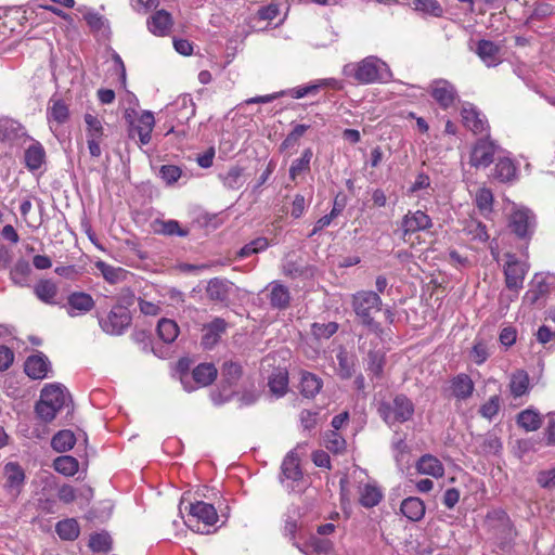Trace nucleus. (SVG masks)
<instances>
[{
    "label": "nucleus",
    "instance_id": "obj_1",
    "mask_svg": "<svg viewBox=\"0 0 555 555\" xmlns=\"http://www.w3.org/2000/svg\"><path fill=\"white\" fill-rule=\"evenodd\" d=\"M343 74L362 85L387 82L392 78V73L387 63L374 55L357 63L346 64Z\"/></svg>",
    "mask_w": 555,
    "mask_h": 555
},
{
    "label": "nucleus",
    "instance_id": "obj_2",
    "mask_svg": "<svg viewBox=\"0 0 555 555\" xmlns=\"http://www.w3.org/2000/svg\"><path fill=\"white\" fill-rule=\"evenodd\" d=\"M218 520V514L212 504L197 501L190 504L188 518L184 524L193 531L199 533H209L206 529L214 526Z\"/></svg>",
    "mask_w": 555,
    "mask_h": 555
},
{
    "label": "nucleus",
    "instance_id": "obj_3",
    "mask_svg": "<svg viewBox=\"0 0 555 555\" xmlns=\"http://www.w3.org/2000/svg\"><path fill=\"white\" fill-rule=\"evenodd\" d=\"M378 414L388 425L408 422L414 414L413 402L404 395H398L390 402H382Z\"/></svg>",
    "mask_w": 555,
    "mask_h": 555
},
{
    "label": "nucleus",
    "instance_id": "obj_4",
    "mask_svg": "<svg viewBox=\"0 0 555 555\" xmlns=\"http://www.w3.org/2000/svg\"><path fill=\"white\" fill-rule=\"evenodd\" d=\"M352 308L364 325L373 324V313L378 312L382 299L378 294L371 291H361L352 295Z\"/></svg>",
    "mask_w": 555,
    "mask_h": 555
},
{
    "label": "nucleus",
    "instance_id": "obj_5",
    "mask_svg": "<svg viewBox=\"0 0 555 555\" xmlns=\"http://www.w3.org/2000/svg\"><path fill=\"white\" fill-rule=\"evenodd\" d=\"M488 531L501 544H507L514 537V529L505 512L492 511L486 518Z\"/></svg>",
    "mask_w": 555,
    "mask_h": 555
},
{
    "label": "nucleus",
    "instance_id": "obj_6",
    "mask_svg": "<svg viewBox=\"0 0 555 555\" xmlns=\"http://www.w3.org/2000/svg\"><path fill=\"white\" fill-rule=\"evenodd\" d=\"M428 92L440 108L447 111L455 106L460 96L455 86L447 79H435L428 87Z\"/></svg>",
    "mask_w": 555,
    "mask_h": 555
},
{
    "label": "nucleus",
    "instance_id": "obj_7",
    "mask_svg": "<svg viewBox=\"0 0 555 555\" xmlns=\"http://www.w3.org/2000/svg\"><path fill=\"white\" fill-rule=\"evenodd\" d=\"M218 371L211 363H202L193 369L191 374L182 375L180 382L186 391L210 385L217 377Z\"/></svg>",
    "mask_w": 555,
    "mask_h": 555
},
{
    "label": "nucleus",
    "instance_id": "obj_8",
    "mask_svg": "<svg viewBox=\"0 0 555 555\" xmlns=\"http://www.w3.org/2000/svg\"><path fill=\"white\" fill-rule=\"evenodd\" d=\"M101 328L109 335H121L131 323L129 310L124 306H115L105 318L99 320Z\"/></svg>",
    "mask_w": 555,
    "mask_h": 555
},
{
    "label": "nucleus",
    "instance_id": "obj_9",
    "mask_svg": "<svg viewBox=\"0 0 555 555\" xmlns=\"http://www.w3.org/2000/svg\"><path fill=\"white\" fill-rule=\"evenodd\" d=\"M527 270L526 262L519 261L515 255L506 254L504 275L507 288L517 293L522 287Z\"/></svg>",
    "mask_w": 555,
    "mask_h": 555
},
{
    "label": "nucleus",
    "instance_id": "obj_10",
    "mask_svg": "<svg viewBox=\"0 0 555 555\" xmlns=\"http://www.w3.org/2000/svg\"><path fill=\"white\" fill-rule=\"evenodd\" d=\"M4 490L13 500L17 499L25 485V472L16 462H9L3 467Z\"/></svg>",
    "mask_w": 555,
    "mask_h": 555
},
{
    "label": "nucleus",
    "instance_id": "obj_11",
    "mask_svg": "<svg viewBox=\"0 0 555 555\" xmlns=\"http://www.w3.org/2000/svg\"><path fill=\"white\" fill-rule=\"evenodd\" d=\"M431 218L422 210L409 211L401 221L402 238L406 241V236L420 231L431 228Z\"/></svg>",
    "mask_w": 555,
    "mask_h": 555
},
{
    "label": "nucleus",
    "instance_id": "obj_12",
    "mask_svg": "<svg viewBox=\"0 0 555 555\" xmlns=\"http://www.w3.org/2000/svg\"><path fill=\"white\" fill-rule=\"evenodd\" d=\"M498 151V146L489 139H482L474 145L469 163L474 167H488Z\"/></svg>",
    "mask_w": 555,
    "mask_h": 555
},
{
    "label": "nucleus",
    "instance_id": "obj_13",
    "mask_svg": "<svg viewBox=\"0 0 555 555\" xmlns=\"http://www.w3.org/2000/svg\"><path fill=\"white\" fill-rule=\"evenodd\" d=\"M40 398L60 412L69 401L70 396L63 385L54 383L43 387Z\"/></svg>",
    "mask_w": 555,
    "mask_h": 555
},
{
    "label": "nucleus",
    "instance_id": "obj_14",
    "mask_svg": "<svg viewBox=\"0 0 555 555\" xmlns=\"http://www.w3.org/2000/svg\"><path fill=\"white\" fill-rule=\"evenodd\" d=\"M91 295L85 292H74L67 297V314L72 318L85 314L94 308Z\"/></svg>",
    "mask_w": 555,
    "mask_h": 555
},
{
    "label": "nucleus",
    "instance_id": "obj_15",
    "mask_svg": "<svg viewBox=\"0 0 555 555\" xmlns=\"http://www.w3.org/2000/svg\"><path fill=\"white\" fill-rule=\"evenodd\" d=\"M24 370L30 378L43 379L51 370V363L47 356L39 352L27 358Z\"/></svg>",
    "mask_w": 555,
    "mask_h": 555
},
{
    "label": "nucleus",
    "instance_id": "obj_16",
    "mask_svg": "<svg viewBox=\"0 0 555 555\" xmlns=\"http://www.w3.org/2000/svg\"><path fill=\"white\" fill-rule=\"evenodd\" d=\"M461 115L464 126L474 133H483L488 130L487 120L475 106L470 104L464 105Z\"/></svg>",
    "mask_w": 555,
    "mask_h": 555
},
{
    "label": "nucleus",
    "instance_id": "obj_17",
    "mask_svg": "<svg viewBox=\"0 0 555 555\" xmlns=\"http://www.w3.org/2000/svg\"><path fill=\"white\" fill-rule=\"evenodd\" d=\"M476 53L487 66H496L502 61L501 47L490 40H480Z\"/></svg>",
    "mask_w": 555,
    "mask_h": 555
},
{
    "label": "nucleus",
    "instance_id": "obj_18",
    "mask_svg": "<svg viewBox=\"0 0 555 555\" xmlns=\"http://www.w3.org/2000/svg\"><path fill=\"white\" fill-rule=\"evenodd\" d=\"M154 126L155 118L153 113L144 111L138 118L137 125L133 126V130L138 133L139 141L142 145H146L151 142Z\"/></svg>",
    "mask_w": 555,
    "mask_h": 555
},
{
    "label": "nucleus",
    "instance_id": "obj_19",
    "mask_svg": "<svg viewBox=\"0 0 555 555\" xmlns=\"http://www.w3.org/2000/svg\"><path fill=\"white\" fill-rule=\"evenodd\" d=\"M50 129L54 131V124L62 125L68 120V106L60 99H52L47 111Z\"/></svg>",
    "mask_w": 555,
    "mask_h": 555
},
{
    "label": "nucleus",
    "instance_id": "obj_20",
    "mask_svg": "<svg viewBox=\"0 0 555 555\" xmlns=\"http://www.w3.org/2000/svg\"><path fill=\"white\" fill-rule=\"evenodd\" d=\"M171 26V15L165 10L155 12L147 21V27L150 31L156 36H166L169 33Z\"/></svg>",
    "mask_w": 555,
    "mask_h": 555
},
{
    "label": "nucleus",
    "instance_id": "obj_21",
    "mask_svg": "<svg viewBox=\"0 0 555 555\" xmlns=\"http://www.w3.org/2000/svg\"><path fill=\"white\" fill-rule=\"evenodd\" d=\"M46 159V151L42 144L33 140L31 144L25 150L24 162L25 166L34 171L39 169Z\"/></svg>",
    "mask_w": 555,
    "mask_h": 555
},
{
    "label": "nucleus",
    "instance_id": "obj_22",
    "mask_svg": "<svg viewBox=\"0 0 555 555\" xmlns=\"http://www.w3.org/2000/svg\"><path fill=\"white\" fill-rule=\"evenodd\" d=\"M416 469L422 475H428L434 478H440L444 474L442 463L431 454L423 455L416 463Z\"/></svg>",
    "mask_w": 555,
    "mask_h": 555
},
{
    "label": "nucleus",
    "instance_id": "obj_23",
    "mask_svg": "<svg viewBox=\"0 0 555 555\" xmlns=\"http://www.w3.org/2000/svg\"><path fill=\"white\" fill-rule=\"evenodd\" d=\"M227 323L223 319L217 318L211 321L209 324L205 325L203 331L202 344L206 348H211L215 346L221 334L225 332Z\"/></svg>",
    "mask_w": 555,
    "mask_h": 555
},
{
    "label": "nucleus",
    "instance_id": "obj_24",
    "mask_svg": "<svg viewBox=\"0 0 555 555\" xmlns=\"http://www.w3.org/2000/svg\"><path fill=\"white\" fill-rule=\"evenodd\" d=\"M232 288V283L225 279L214 278L206 287V293L209 299L216 301H224L228 299Z\"/></svg>",
    "mask_w": 555,
    "mask_h": 555
},
{
    "label": "nucleus",
    "instance_id": "obj_25",
    "mask_svg": "<svg viewBox=\"0 0 555 555\" xmlns=\"http://www.w3.org/2000/svg\"><path fill=\"white\" fill-rule=\"evenodd\" d=\"M34 292L40 301L47 305L56 304L59 287L52 280H40L38 283H36Z\"/></svg>",
    "mask_w": 555,
    "mask_h": 555
},
{
    "label": "nucleus",
    "instance_id": "obj_26",
    "mask_svg": "<svg viewBox=\"0 0 555 555\" xmlns=\"http://www.w3.org/2000/svg\"><path fill=\"white\" fill-rule=\"evenodd\" d=\"M282 477L281 481L283 482L285 479L297 481L302 477L301 469L299 467V459L294 451L287 453L284 457L282 466Z\"/></svg>",
    "mask_w": 555,
    "mask_h": 555
},
{
    "label": "nucleus",
    "instance_id": "obj_27",
    "mask_svg": "<svg viewBox=\"0 0 555 555\" xmlns=\"http://www.w3.org/2000/svg\"><path fill=\"white\" fill-rule=\"evenodd\" d=\"M323 387L322 379L313 373L300 372V392L306 398H314Z\"/></svg>",
    "mask_w": 555,
    "mask_h": 555
},
{
    "label": "nucleus",
    "instance_id": "obj_28",
    "mask_svg": "<svg viewBox=\"0 0 555 555\" xmlns=\"http://www.w3.org/2000/svg\"><path fill=\"white\" fill-rule=\"evenodd\" d=\"M400 511L408 519L418 521L425 515V504L421 499L410 496L402 501Z\"/></svg>",
    "mask_w": 555,
    "mask_h": 555
},
{
    "label": "nucleus",
    "instance_id": "obj_29",
    "mask_svg": "<svg viewBox=\"0 0 555 555\" xmlns=\"http://www.w3.org/2000/svg\"><path fill=\"white\" fill-rule=\"evenodd\" d=\"M532 220L529 210L519 209L512 215L511 227L519 237H525L532 225Z\"/></svg>",
    "mask_w": 555,
    "mask_h": 555
},
{
    "label": "nucleus",
    "instance_id": "obj_30",
    "mask_svg": "<svg viewBox=\"0 0 555 555\" xmlns=\"http://www.w3.org/2000/svg\"><path fill=\"white\" fill-rule=\"evenodd\" d=\"M517 168L508 157H499L494 167L493 177L501 182H509L516 178Z\"/></svg>",
    "mask_w": 555,
    "mask_h": 555
},
{
    "label": "nucleus",
    "instance_id": "obj_31",
    "mask_svg": "<svg viewBox=\"0 0 555 555\" xmlns=\"http://www.w3.org/2000/svg\"><path fill=\"white\" fill-rule=\"evenodd\" d=\"M269 287L271 306L276 309L287 308L291 300L288 288L280 282H272Z\"/></svg>",
    "mask_w": 555,
    "mask_h": 555
},
{
    "label": "nucleus",
    "instance_id": "obj_32",
    "mask_svg": "<svg viewBox=\"0 0 555 555\" xmlns=\"http://www.w3.org/2000/svg\"><path fill=\"white\" fill-rule=\"evenodd\" d=\"M152 229H153V232L156 233V234H162V235H168V236H172V235H178V236H186L188 235V230H184L180 227L179 222L177 220H155L153 223H152Z\"/></svg>",
    "mask_w": 555,
    "mask_h": 555
},
{
    "label": "nucleus",
    "instance_id": "obj_33",
    "mask_svg": "<svg viewBox=\"0 0 555 555\" xmlns=\"http://www.w3.org/2000/svg\"><path fill=\"white\" fill-rule=\"evenodd\" d=\"M360 504L366 508L376 506L383 499V492L380 488L375 485L366 483L359 490Z\"/></svg>",
    "mask_w": 555,
    "mask_h": 555
},
{
    "label": "nucleus",
    "instance_id": "obj_34",
    "mask_svg": "<svg viewBox=\"0 0 555 555\" xmlns=\"http://www.w3.org/2000/svg\"><path fill=\"white\" fill-rule=\"evenodd\" d=\"M474 391V383L472 378L465 374H460L452 380V393L460 400H465L472 396Z\"/></svg>",
    "mask_w": 555,
    "mask_h": 555
},
{
    "label": "nucleus",
    "instance_id": "obj_35",
    "mask_svg": "<svg viewBox=\"0 0 555 555\" xmlns=\"http://www.w3.org/2000/svg\"><path fill=\"white\" fill-rule=\"evenodd\" d=\"M55 531L62 540L74 541L79 537L80 527L75 518H67L56 524Z\"/></svg>",
    "mask_w": 555,
    "mask_h": 555
},
{
    "label": "nucleus",
    "instance_id": "obj_36",
    "mask_svg": "<svg viewBox=\"0 0 555 555\" xmlns=\"http://www.w3.org/2000/svg\"><path fill=\"white\" fill-rule=\"evenodd\" d=\"M270 391L279 397L286 393L288 388V374L284 370H278L272 373L268 383Z\"/></svg>",
    "mask_w": 555,
    "mask_h": 555
},
{
    "label": "nucleus",
    "instance_id": "obj_37",
    "mask_svg": "<svg viewBox=\"0 0 555 555\" xmlns=\"http://www.w3.org/2000/svg\"><path fill=\"white\" fill-rule=\"evenodd\" d=\"M509 390L514 397H521L529 390V375L519 370L512 374L509 380Z\"/></svg>",
    "mask_w": 555,
    "mask_h": 555
},
{
    "label": "nucleus",
    "instance_id": "obj_38",
    "mask_svg": "<svg viewBox=\"0 0 555 555\" xmlns=\"http://www.w3.org/2000/svg\"><path fill=\"white\" fill-rule=\"evenodd\" d=\"M76 443L75 435L72 430L63 429L55 434L52 438V448L60 453L70 450Z\"/></svg>",
    "mask_w": 555,
    "mask_h": 555
},
{
    "label": "nucleus",
    "instance_id": "obj_39",
    "mask_svg": "<svg viewBox=\"0 0 555 555\" xmlns=\"http://www.w3.org/2000/svg\"><path fill=\"white\" fill-rule=\"evenodd\" d=\"M157 334L164 343L170 344L178 337L179 326L171 319H160L157 324Z\"/></svg>",
    "mask_w": 555,
    "mask_h": 555
},
{
    "label": "nucleus",
    "instance_id": "obj_40",
    "mask_svg": "<svg viewBox=\"0 0 555 555\" xmlns=\"http://www.w3.org/2000/svg\"><path fill=\"white\" fill-rule=\"evenodd\" d=\"M83 121L86 124L87 139H104V127L102 120L96 115L86 113Z\"/></svg>",
    "mask_w": 555,
    "mask_h": 555
},
{
    "label": "nucleus",
    "instance_id": "obj_41",
    "mask_svg": "<svg viewBox=\"0 0 555 555\" xmlns=\"http://www.w3.org/2000/svg\"><path fill=\"white\" fill-rule=\"evenodd\" d=\"M332 542L327 539L312 537L305 545L304 552L307 555H331Z\"/></svg>",
    "mask_w": 555,
    "mask_h": 555
},
{
    "label": "nucleus",
    "instance_id": "obj_42",
    "mask_svg": "<svg viewBox=\"0 0 555 555\" xmlns=\"http://www.w3.org/2000/svg\"><path fill=\"white\" fill-rule=\"evenodd\" d=\"M219 178L221 179L224 188L229 190H237L245 183L243 169L237 166L231 167L225 173H220Z\"/></svg>",
    "mask_w": 555,
    "mask_h": 555
},
{
    "label": "nucleus",
    "instance_id": "obj_43",
    "mask_svg": "<svg viewBox=\"0 0 555 555\" xmlns=\"http://www.w3.org/2000/svg\"><path fill=\"white\" fill-rule=\"evenodd\" d=\"M54 469L64 476H74L78 472V461L70 455H61L54 460Z\"/></svg>",
    "mask_w": 555,
    "mask_h": 555
},
{
    "label": "nucleus",
    "instance_id": "obj_44",
    "mask_svg": "<svg viewBox=\"0 0 555 555\" xmlns=\"http://www.w3.org/2000/svg\"><path fill=\"white\" fill-rule=\"evenodd\" d=\"M312 155L313 153L311 149H306L301 156L292 163L289 168V177L293 181H295L299 175L309 171Z\"/></svg>",
    "mask_w": 555,
    "mask_h": 555
},
{
    "label": "nucleus",
    "instance_id": "obj_45",
    "mask_svg": "<svg viewBox=\"0 0 555 555\" xmlns=\"http://www.w3.org/2000/svg\"><path fill=\"white\" fill-rule=\"evenodd\" d=\"M411 5L417 12L436 17L443 13V9L437 0H411Z\"/></svg>",
    "mask_w": 555,
    "mask_h": 555
},
{
    "label": "nucleus",
    "instance_id": "obj_46",
    "mask_svg": "<svg viewBox=\"0 0 555 555\" xmlns=\"http://www.w3.org/2000/svg\"><path fill=\"white\" fill-rule=\"evenodd\" d=\"M517 423L520 427L525 428L527 431H533L540 428L541 418L540 415L532 410H525L519 413Z\"/></svg>",
    "mask_w": 555,
    "mask_h": 555
},
{
    "label": "nucleus",
    "instance_id": "obj_47",
    "mask_svg": "<svg viewBox=\"0 0 555 555\" xmlns=\"http://www.w3.org/2000/svg\"><path fill=\"white\" fill-rule=\"evenodd\" d=\"M96 268L100 270L103 278L112 284L124 280L126 275V271L124 269L112 267L104 261L96 262Z\"/></svg>",
    "mask_w": 555,
    "mask_h": 555
},
{
    "label": "nucleus",
    "instance_id": "obj_48",
    "mask_svg": "<svg viewBox=\"0 0 555 555\" xmlns=\"http://www.w3.org/2000/svg\"><path fill=\"white\" fill-rule=\"evenodd\" d=\"M112 540L108 533H94L89 539V547L96 553H106L111 550Z\"/></svg>",
    "mask_w": 555,
    "mask_h": 555
},
{
    "label": "nucleus",
    "instance_id": "obj_49",
    "mask_svg": "<svg viewBox=\"0 0 555 555\" xmlns=\"http://www.w3.org/2000/svg\"><path fill=\"white\" fill-rule=\"evenodd\" d=\"M324 446L333 453H341L346 449V440L338 431L332 430L325 435Z\"/></svg>",
    "mask_w": 555,
    "mask_h": 555
},
{
    "label": "nucleus",
    "instance_id": "obj_50",
    "mask_svg": "<svg viewBox=\"0 0 555 555\" xmlns=\"http://www.w3.org/2000/svg\"><path fill=\"white\" fill-rule=\"evenodd\" d=\"M489 356L490 350L488 344L482 339H476L470 352L472 360L480 365L487 361Z\"/></svg>",
    "mask_w": 555,
    "mask_h": 555
},
{
    "label": "nucleus",
    "instance_id": "obj_51",
    "mask_svg": "<svg viewBox=\"0 0 555 555\" xmlns=\"http://www.w3.org/2000/svg\"><path fill=\"white\" fill-rule=\"evenodd\" d=\"M501 408V400L499 396L490 397L479 409V413L487 420H492L498 415Z\"/></svg>",
    "mask_w": 555,
    "mask_h": 555
},
{
    "label": "nucleus",
    "instance_id": "obj_52",
    "mask_svg": "<svg viewBox=\"0 0 555 555\" xmlns=\"http://www.w3.org/2000/svg\"><path fill=\"white\" fill-rule=\"evenodd\" d=\"M338 330V325L335 322L313 323L311 331L315 338L327 339L333 336Z\"/></svg>",
    "mask_w": 555,
    "mask_h": 555
},
{
    "label": "nucleus",
    "instance_id": "obj_53",
    "mask_svg": "<svg viewBox=\"0 0 555 555\" xmlns=\"http://www.w3.org/2000/svg\"><path fill=\"white\" fill-rule=\"evenodd\" d=\"M242 374L241 365L236 362H224L222 366V378L229 384L232 385L238 380Z\"/></svg>",
    "mask_w": 555,
    "mask_h": 555
},
{
    "label": "nucleus",
    "instance_id": "obj_54",
    "mask_svg": "<svg viewBox=\"0 0 555 555\" xmlns=\"http://www.w3.org/2000/svg\"><path fill=\"white\" fill-rule=\"evenodd\" d=\"M475 203L481 212H489L492 208L493 195L487 188H481L477 191Z\"/></svg>",
    "mask_w": 555,
    "mask_h": 555
},
{
    "label": "nucleus",
    "instance_id": "obj_55",
    "mask_svg": "<svg viewBox=\"0 0 555 555\" xmlns=\"http://www.w3.org/2000/svg\"><path fill=\"white\" fill-rule=\"evenodd\" d=\"M175 106L182 111L178 117L181 121L189 120L195 114L194 103L189 95L179 98L176 101Z\"/></svg>",
    "mask_w": 555,
    "mask_h": 555
},
{
    "label": "nucleus",
    "instance_id": "obj_56",
    "mask_svg": "<svg viewBox=\"0 0 555 555\" xmlns=\"http://www.w3.org/2000/svg\"><path fill=\"white\" fill-rule=\"evenodd\" d=\"M35 410L38 417L44 423L52 422L55 418L56 414L59 413V411L55 408L48 404V402H46L41 398L37 402Z\"/></svg>",
    "mask_w": 555,
    "mask_h": 555
},
{
    "label": "nucleus",
    "instance_id": "obj_57",
    "mask_svg": "<svg viewBox=\"0 0 555 555\" xmlns=\"http://www.w3.org/2000/svg\"><path fill=\"white\" fill-rule=\"evenodd\" d=\"M338 367L337 374L341 378H350L353 374V362L349 359L348 354L345 351H340L337 354Z\"/></svg>",
    "mask_w": 555,
    "mask_h": 555
},
{
    "label": "nucleus",
    "instance_id": "obj_58",
    "mask_svg": "<svg viewBox=\"0 0 555 555\" xmlns=\"http://www.w3.org/2000/svg\"><path fill=\"white\" fill-rule=\"evenodd\" d=\"M20 129L18 122L9 118H0V141L15 137Z\"/></svg>",
    "mask_w": 555,
    "mask_h": 555
},
{
    "label": "nucleus",
    "instance_id": "obj_59",
    "mask_svg": "<svg viewBox=\"0 0 555 555\" xmlns=\"http://www.w3.org/2000/svg\"><path fill=\"white\" fill-rule=\"evenodd\" d=\"M321 89V85H308V86H299L296 88H292L288 90H283L281 93L284 95H289L294 99H301L309 94H315Z\"/></svg>",
    "mask_w": 555,
    "mask_h": 555
},
{
    "label": "nucleus",
    "instance_id": "obj_60",
    "mask_svg": "<svg viewBox=\"0 0 555 555\" xmlns=\"http://www.w3.org/2000/svg\"><path fill=\"white\" fill-rule=\"evenodd\" d=\"M159 175L166 183L170 184L181 177V169L173 165H164L160 167Z\"/></svg>",
    "mask_w": 555,
    "mask_h": 555
},
{
    "label": "nucleus",
    "instance_id": "obj_61",
    "mask_svg": "<svg viewBox=\"0 0 555 555\" xmlns=\"http://www.w3.org/2000/svg\"><path fill=\"white\" fill-rule=\"evenodd\" d=\"M467 230L474 240L486 242L489 238L486 225L481 224L480 222L472 221L468 224Z\"/></svg>",
    "mask_w": 555,
    "mask_h": 555
},
{
    "label": "nucleus",
    "instance_id": "obj_62",
    "mask_svg": "<svg viewBox=\"0 0 555 555\" xmlns=\"http://www.w3.org/2000/svg\"><path fill=\"white\" fill-rule=\"evenodd\" d=\"M57 496L60 501L68 504L74 502L77 499L78 494L74 487L69 485H64L59 489Z\"/></svg>",
    "mask_w": 555,
    "mask_h": 555
},
{
    "label": "nucleus",
    "instance_id": "obj_63",
    "mask_svg": "<svg viewBox=\"0 0 555 555\" xmlns=\"http://www.w3.org/2000/svg\"><path fill=\"white\" fill-rule=\"evenodd\" d=\"M537 480L542 488L555 487V468L539 473Z\"/></svg>",
    "mask_w": 555,
    "mask_h": 555
},
{
    "label": "nucleus",
    "instance_id": "obj_64",
    "mask_svg": "<svg viewBox=\"0 0 555 555\" xmlns=\"http://www.w3.org/2000/svg\"><path fill=\"white\" fill-rule=\"evenodd\" d=\"M392 451L396 462L398 464L402 462L404 454L408 452V446L403 438H398L392 441Z\"/></svg>",
    "mask_w": 555,
    "mask_h": 555
}]
</instances>
